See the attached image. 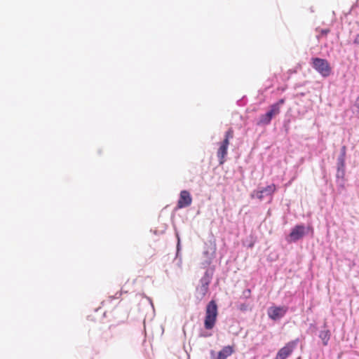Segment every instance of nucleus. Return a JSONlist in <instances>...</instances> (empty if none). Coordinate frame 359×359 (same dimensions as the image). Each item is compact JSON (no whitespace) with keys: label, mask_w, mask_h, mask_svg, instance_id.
Wrapping results in <instances>:
<instances>
[{"label":"nucleus","mask_w":359,"mask_h":359,"mask_svg":"<svg viewBox=\"0 0 359 359\" xmlns=\"http://www.w3.org/2000/svg\"><path fill=\"white\" fill-rule=\"evenodd\" d=\"M192 203V197L187 190H183L180 194V198L177 201V208L182 209L189 206Z\"/></svg>","instance_id":"obj_9"},{"label":"nucleus","mask_w":359,"mask_h":359,"mask_svg":"<svg viewBox=\"0 0 359 359\" xmlns=\"http://www.w3.org/2000/svg\"><path fill=\"white\" fill-rule=\"evenodd\" d=\"M312 67L323 77H327L331 74L332 68L325 59L313 57L311 59Z\"/></svg>","instance_id":"obj_4"},{"label":"nucleus","mask_w":359,"mask_h":359,"mask_svg":"<svg viewBox=\"0 0 359 359\" xmlns=\"http://www.w3.org/2000/svg\"><path fill=\"white\" fill-rule=\"evenodd\" d=\"M287 310L288 308L285 306H273L269 308L267 314L271 319L273 320H276L283 318L287 312Z\"/></svg>","instance_id":"obj_7"},{"label":"nucleus","mask_w":359,"mask_h":359,"mask_svg":"<svg viewBox=\"0 0 359 359\" xmlns=\"http://www.w3.org/2000/svg\"><path fill=\"white\" fill-rule=\"evenodd\" d=\"M331 333L329 330H324L320 332L319 337L322 340L323 344L325 346L328 345Z\"/></svg>","instance_id":"obj_12"},{"label":"nucleus","mask_w":359,"mask_h":359,"mask_svg":"<svg viewBox=\"0 0 359 359\" xmlns=\"http://www.w3.org/2000/svg\"><path fill=\"white\" fill-rule=\"evenodd\" d=\"M234 352L233 347L231 346H226L219 351L217 357L215 359H226Z\"/></svg>","instance_id":"obj_11"},{"label":"nucleus","mask_w":359,"mask_h":359,"mask_svg":"<svg viewBox=\"0 0 359 359\" xmlns=\"http://www.w3.org/2000/svg\"><path fill=\"white\" fill-rule=\"evenodd\" d=\"M285 99H280L277 102L270 106L269 111L260 116L257 122L259 126H266L270 123L271 119L278 115L280 112V107L285 103Z\"/></svg>","instance_id":"obj_2"},{"label":"nucleus","mask_w":359,"mask_h":359,"mask_svg":"<svg viewBox=\"0 0 359 359\" xmlns=\"http://www.w3.org/2000/svg\"><path fill=\"white\" fill-rule=\"evenodd\" d=\"M233 137V130L229 128L225 133L224 140L220 143L217 150V157L219 159V163L223 164L225 161V157L227 154V149L229 144V140Z\"/></svg>","instance_id":"obj_5"},{"label":"nucleus","mask_w":359,"mask_h":359,"mask_svg":"<svg viewBox=\"0 0 359 359\" xmlns=\"http://www.w3.org/2000/svg\"><path fill=\"white\" fill-rule=\"evenodd\" d=\"M338 167L345 168V157L339 156L338 158Z\"/></svg>","instance_id":"obj_13"},{"label":"nucleus","mask_w":359,"mask_h":359,"mask_svg":"<svg viewBox=\"0 0 359 359\" xmlns=\"http://www.w3.org/2000/svg\"><path fill=\"white\" fill-rule=\"evenodd\" d=\"M276 190V187L274 184H271L269 186H267L265 188H263L261 190H255L252 194V198H257L259 200H262L264 197V196H272V195L274 194V192Z\"/></svg>","instance_id":"obj_8"},{"label":"nucleus","mask_w":359,"mask_h":359,"mask_svg":"<svg viewBox=\"0 0 359 359\" xmlns=\"http://www.w3.org/2000/svg\"><path fill=\"white\" fill-rule=\"evenodd\" d=\"M212 278V273L207 270L204 276L200 280L199 285L196 288V297L198 300H202L209 291V285Z\"/></svg>","instance_id":"obj_3"},{"label":"nucleus","mask_w":359,"mask_h":359,"mask_svg":"<svg viewBox=\"0 0 359 359\" xmlns=\"http://www.w3.org/2000/svg\"><path fill=\"white\" fill-rule=\"evenodd\" d=\"M346 147L345 145L342 146L341 148V154L339 156H343L346 158Z\"/></svg>","instance_id":"obj_15"},{"label":"nucleus","mask_w":359,"mask_h":359,"mask_svg":"<svg viewBox=\"0 0 359 359\" xmlns=\"http://www.w3.org/2000/svg\"><path fill=\"white\" fill-rule=\"evenodd\" d=\"M298 341V339H295L287 342L278 351L275 359H286L288 358L297 348Z\"/></svg>","instance_id":"obj_6"},{"label":"nucleus","mask_w":359,"mask_h":359,"mask_svg":"<svg viewBox=\"0 0 359 359\" xmlns=\"http://www.w3.org/2000/svg\"><path fill=\"white\" fill-rule=\"evenodd\" d=\"M345 175V168H341L338 167L337 177L343 178Z\"/></svg>","instance_id":"obj_14"},{"label":"nucleus","mask_w":359,"mask_h":359,"mask_svg":"<svg viewBox=\"0 0 359 359\" xmlns=\"http://www.w3.org/2000/svg\"><path fill=\"white\" fill-rule=\"evenodd\" d=\"M305 234V227L303 225H297L291 231L288 242H295L301 239Z\"/></svg>","instance_id":"obj_10"},{"label":"nucleus","mask_w":359,"mask_h":359,"mask_svg":"<svg viewBox=\"0 0 359 359\" xmlns=\"http://www.w3.org/2000/svg\"><path fill=\"white\" fill-rule=\"evenodd\" d=\"M355 106L357 107L358 112L359 113V96L357 97V99L355 100Z\"/></svg>","instance_id":"obj_16"},{"label":"nucleus","mask_w":359,"mask_h":359,"mask_svg":"<svg viewBox=\"0 0 359 359\" xmlns=\"http://www.w3.org/2000/svg\"><path fill=\"white\" fill-rule=\"evenodd\" d=\"M330 30L329 29H322L321 30V34H323V35H326L327 33H329Z\"/></svg>","instance_id":"obj_18"},{"label":"nucleus","mask_w":359,"mask_h":359,"mask_svg":"<svg viewBox=\"0 0 359 359\" xmlns=\"http://www.w3.org/2000/svg\"><path fill=\"white\" fill-rule=\"evenodd\" d=\"M353 42L355 44H359V34L355 36Z\"/></svg>","instance_id":"obj_17"},{"label":"nucleus","mask_w":359,"mask_h":359,"mask_svg":"<svg viewBox=\"0 0 359 359\" xmlns=\"http://www.w3.org/2000/svg\"><path fill=\"white\" fill-rule=\"evenodd\" d=\"M218 316L217 305L214 300H211L206 306L204 327L206 330H212L217 322Z\"/></svg>","instance_id":"obj_1"}]
</instances>
